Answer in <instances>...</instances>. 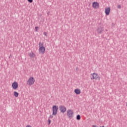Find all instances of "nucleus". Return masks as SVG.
Here are the masks:
<instances>
[{
  "label": "nucleus",
  "instance_id": "nucleus-1",
  "mask_svg": "<svg viewBox=\"0 0 127 127\" xmlns=\"http://www.w3.org/2000/svg\"><path fill=\"white\" fill-rule=\"evenodd\" d=\"M39 53L40 54H44L46 52V48L44 46V43L40 42L39 43Z\"/></svg>",
  "mask_w": 127,
  "mask_h": 127
},
{
  "label": "nucleus",
  "instance_id": "nucleus-2",
  "mask_svg": "<svg viewBox=\"0 0 127 127\" xmlns=\"http://www.w3.org/2000/svg\"><path fill=\"white\" fill-rule=\"evenodd\" d=\"M91 80H96V81H100L101 80V77H100V75L97 73H91Z\"/></svg>",
  "mask_w": 127,
  "mask_h": 127
},
{
  "label": "nucleus",
  "instance_id": "nucleus-3",
  "mask_svg": "<svg viewBox=\"0 0 127 127\" xmlns=\"http://www.w3.org/2000/svg\"><path fill=\"white\" fill-rule=\"evenodd\" d=\"M35 83V78L33 77H30L27 81V85L28 86H32Z\"/></svg>",
  "mask_w": 127,
  "mask_h": 127
},
{
  "label": "nucleus",
  "instance_id": "nucleus-4",
  "mask_svg": "<svg viewBox=\"0 0 127 127\" xmlns=\"http://www.w3.org/2000/svg\"><path fill=\"white\" fill-rule=\"evenodd\" d=\"M66 115L68 119H73L74 117V112L71 109L67 110Z\"/></svg>",
  "mask_w": 127,
  "mask_h": 127
},
{
  "label": "nucleus",
  "instance_id": "nucleus-5",
  "mask_svg": "<svg viewBox=\"0 0 127 127\" xmlns=\"http://www.w3.org/2000/svg\"><path fill=\"white\" fill-rule=\"evenodd\" d=\"M58 106L57 105H54L52 107L53 110V115L54 116H56L57 115V112H58L59 110Z\"/></svg>",
  "mask_w": 127,
  "mask_h": 127
},
{
  "label": "nucleus",
  "instance_id": "nucleus-6",
  "mask_svg": "<svg viewBox=\"0 0 127 127\" xmlns=\"http://www.w3.org/2000/svg\"><path fill=\"white\" fill-rule=\"evenodd\" d=\"M11 87L13 90H17L18 89V83L16 81H14L12 83Z\"/></svg>",
  "mask_w": 127,
  "mask_h": 127
},
{
  "label": "nucleus",
  "instance_id": "nucleus-7",
  "mask_svg": "<svg viewBox=\"0 0 127 127\" xmlns=\"http://www.w3.org/2000/svg\"><path fill=\"white\" fill-rule=\"evenodd\" d=\"M92 7L94 9H98L100 7V3L97 1L92 2Z\"/></svg>",
  "mask_w": 127,
  "mask_h": 127
},
{
  "label": "nucleus",
  "instance_id": "nucleus-8",
  "mask_svg": "<svg viewBox=\"0 0 127 127\" xmlns=\"http://www.w3.org/2000/svg\"><path fill=\"white\" fill-rule=\"evenodd\" d=\"M60 111L62 113H65L66 111H67V109L65 107V106L62 105L60 106Z\"/></svg>",
  "mask_w": 127,
  "mask_h": 127
},
{
  "label": "nucleus",
  "instance_id": "nucleus-9",
  "mask_svg": "<svg viewBox=\"0 0 127 127\" xmlns=\"http://www.w3.org/2000/svg\"><path fill=\"white\" fill-rule=\"evenodd\" d=\"M105 12L106 15H109L110 12H111V7H106L105 10Z\"/></svg>",
  "mask_w": 127,
  "mask_h": 127
},
{
  "label": "nucleus",
  "instance_id": "nucleus-10",
  "mask_svg": "<svg viewBox=\"0 0 127 127\" xmlns=\"http://www.w3.org/2000/svg\"><path fill=\"white\" fill-rule=\"evenodd\" d=\"M97 33H99L100 34H101V33H103V32H104V28L102 27H99L97 29Z\"/></svg>",
  "mask_w": 127,
  "mask_h": 127
},
{
  "label": "nucleus",
  "instance_id": "nucleus-11",
  "mask_svg": "<svg viewBox=\"0 0 127 127\" xmlns=\"http://www.w3.org/2000/svg\"><path fill=\"white\" fill-rule=\"evenodd\" d=\"M74 93L76 95H80V94H81V89L79 88L74 89Z\"/></svg>",
  "mask_w": 127,
  "mask_h": 127
},
{
  "label": "nucleus",
  "instance_id": "nucleus-12",
  "mask_svg": "<svg viewBox=\"0 0 127 127\" xmlns=\"http://www.w3.org/2000/svg\"><path fill=\"white\" fill-rule=\"evenodd\" d=\"M29 56L30 57V58H34L35 57L36 55L33 52H31L29 53Z\"/></svg>",
  "mask_w": 127,
  "mask_h": 127
},
{
  "label": "nucleus",
  "instance_id": "nucleus-13",
  "mask_svg": "<svg viewBox=\"0 0 127 127\" xmlns=\"http://www.w3.org/2000/svg\"><path fill=\"white\" fill-rule=\"evenodd\" d=\"M13 96L15 98H17L18 96H19V93L17 92V91H14L13 92Z\"/></svg>",
  "mask_w": 127,
  "mask_h": 127
},
{
  "label": "nucleus",
  "instance_id": "nucleus-14",
  "mask_svg": "<svg viewBox=\"0 0 127 127\" xmlns=\"http://www.w3.org/2000/svg\"><path fill=\"white\" fill-rule=\"evenodd\" d=\"M76 120H77L78 121H80V120H81V116H80V115H78L77 116Z\"/></svg>",
  "mask_w": 127,
  "mask_h": 127
},
{
  "label": "nucleus",
  "instance_id": "nucleus-15",
  "mask_svg": "<svg viewBox=\"0 0 127 127\" xmlns=\"http://www.w3.org/2000/svg\"><path fill=\"white\" fill-rule=\"evenodd\" d=\"M53 116H54V115H53V113H52V115H51L49 116L50 119H53Z\"/></svg>",
  "mask_w": 127,
  "mask_h": 127
},
{
  "label": "nucleus",
  "instance_id": "nucleus-16",
  "mask_svg": "<svg viewBox=\"0 0 127 127\" xmlns=\"http://www.w3.org/2000/svg\"><path fill=\"white\" fill-rule=\"evenodd\" d=\"M48 122L49 123V125H50V124H51V120L50 119H48Z\"/></svg>",
  "mask_w": 127,
  "mask_h": 127
},
{
  "label": "nucleus",
  "instance_id": "nucleus-17",
  "mask_svg": "<svg viewBox=\"0 0 127 127\" xmlns=\"http://www.w3.org/2000/svg\"><path fill=\"white\" fill-rule=\"evenodd\" d=\"M26 127H32V126L30 125H27V126H26Z\"/></svg>",
  "mask_w": 127,
  "mask_h": 127
},
{
  "label": "nucleus",
  "instance_id": "nucleus-18",
  "mask_svg": "<svg viewBox=\"0 0 127 127\" xmlns=\"http://www.w3.org/2000/svg\"><path fill=\"white\" fill-rule=\"evenodd\" d=\"M28 1L29 2L31 3V2H33V0H28Z\"/></svg>",
  "mask_w": 127,
  "mask_h": 127
},
{
  "label": "nucleus",
  "instance_id": "nucleus-19",
  "mask_svg": "<svg viewBox=\"0 0 127 127\" xmlns=\"http://www.w3.org/2000/svg\"><path fill=\"white\" fill-rule=\"evenodd\" d=\"M44 35H45V36H47V33H46V32H44Z\"/></svg>",
  "mask_w": 127,
  "mask_h": 127
},
{
  "label": "nucleus",
  "instance_id": "nucleus-20",
  "mask_svg": "<svg viewBox=\"0 0 127 127\" xmlns=\"http://www.w3.org/2000/svg\"><path fill=\"white\" fill-rule=\"evenodd\" d=\"M37 29H38V27H35V31L37 32Z\"/></svg>",
  "mask_w": 127,
  "mask_h": 127
},
{
  "label": "nucleus",
  "instance_id": "nucleus-21",
  "mask_svg": "<svg viewBox=\"0 0 127 127\" xmlns=\"http://www.w3.org/2000/svg\"><path fill=\"white\" fill-rule=\"evenodd\" d=\"M121 5H118V8H121Z\"/></svg>",
  "mask_w": 127,
  "mask_h": 127
},
{
  "label": "nucleus",
  "instance_id": "nucleus-22",
  "mask_svg": "<svg viewBox=\"0 0 127 127\" xmlns=\"http://www.w3.org/2000/svg\"><path fill=\"white\" fill-rule=\"evenodd\" d=\"M92 127H97V126H96V125H93Z\"/></svg>",
  "mask_w": 127,
  "mask_h": 127
},
{
  "label": "nucleus",
  "instance_id": "nucleus-23",
  "mask_svg": "<svg viewBox=\"0 0 127 127\" xmlns=\"http://www.w3.org/2000/svg\"><path fill=\"white\" fill-rule=\"evenodd\" d=\"M100 127H105V126Z\"/></svg>",
  "mask_w": 127,
  "mask_h": 127
}]
</instances>
